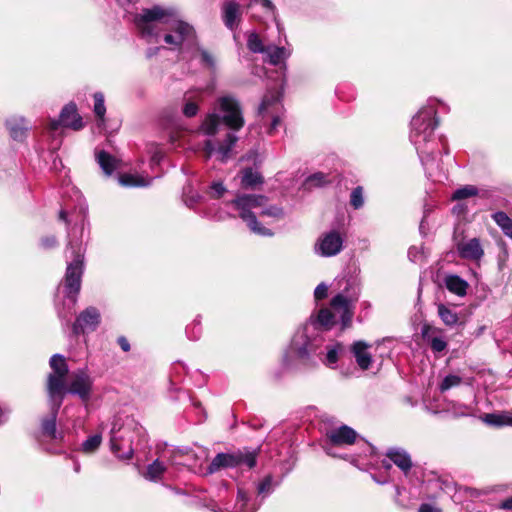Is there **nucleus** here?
Masks as SVG:
<instances>
[{
  "label": "nucleus",
  "mask_w": 512,
  "mask_h": 512,
  "mask_svg": "<svg viewBox=\"0 0 512 512\" xmlns=\"http://www.w3.org/2000/svg\"><path fill=\"white\" fill-rule=\"evenodd\" d=\"M185 103L183 106V114L186 117H194L198 112V103L201 100L199 94L196 96H185Z\"/></svg>",
  "instance_id": "nucleus-35"
},
{
  "label": "nucleus",
  "mask_w": 512,
  "mask_h": 512,
  "mask_svg": "<svg viewBox=\"0 0 512 512\" xmlns=\"http://www.w3.org/2000/svg\"><path fill=\"white\" fill-rule=\"evenodd\" d=\"M51 373L47 377L48 399H52L59 405L66 395V377L69 372L66 359L61 354H54L49 361Z\"/></svg>",
  "instance_id": "nucleus-8"
},
{
  "label": "nucleus",
  "mask_w": 512,
  "mask_h": 512,
  "mask_svg": "<svg viewBox=\"0 0 512 512\" xmlns=\"http://www.w3.org/2000/svg\"><path fill=\"white\" fill-rule=\"evenodd\" d=\"M94 114L97 117V127L102 130L105 127L106 107L104 103V95L101 92L94 94Z\"/></svg>",
  "instance_id": "nucleus-30"
},
{
  "label": "nucleus",
  "mask_w": 512,
  "mask_h": 512,
  "mask_svg": "<svg viewBox=\"0 0 512 512\" xmlns=\"http://www.w3.org/2000/svg\"><path fill=\"white\" fill-rule=\"evenodd\" d=\"M216 218H217L218 220H223V219H224V217H223V216H221V215L217 216Z\"/></svg>",
  "instance_id": "nucleus-62"
},
{
  "label": "nucleus",
  "mask_w": 512,
  "mask_h": 512,
  "mask_svg": "<svg viewBox=\"0 0 512 512\" xmlns=\"http://www.w3.org/2000/svg\"><path fill=\"white\" fill-rule=\"evenodd\" d=\"M59 218L63 221H65L67 224L69 223V220H68V213L66 210L62 209L59 213Z\"/></svg>",
  "instance_id": "nucleus-58"
},
{
  "label": "nucleus",
  "mask_w": 512,
  "mask_h": 512,
  "mask_svg": "<svg viewBox=\"0 0 512 512\" xmlns=\"http://www.w3.org/2000/svg\"><path fill=\"white\" fill-rule=\"evenodd\" d=\"M143 436V427L132 416L116 415L110 430L111 451L121 460H130L134 454V439Z\"/></svg>",
  "instance_id": "nucleus-5"
},
{
  "label": "nucleus",
  "mask_w": 512,
  "mask_h": 512,
  "mask_svg": "<svg viewBox=\"0 0 512 512\" xmlns=\"http://www.w3.org/2000/svg\"><path fill=\"white\" fill-rule=\"evenodd\" d=\"M350 204L354 209H360L364 205L363 188L357 186L350 195Z\"/></svg>",
  "instance_id": "nucleus-44"
},
{
  "label": "nucleus",
  "mask_w": 512,
  "mask_h": 512,
  "mask_svg": "<svg viewBox=\"0 0 512 512\" xmlns=\"http://www.w3.org/2000/svg\"><path fill=\"white\" fill-rule=\"evenodd\" d=\"M492 219L501 228L502 232L512 239V219L503 211L493 213Z\"/></svg>",
  "instance_id": "nucleus-31"
},
{
  "label": "nucleus",
  "mask_w": 512,
  "mask_h": 512,
  "mask_svg": "<svg viewBox=\"0 0 512 512\" xmlns=\"http://www.w3.org/2000/svg\"><path fill=\"white\" fill-rule=\"evenodd\" d=\"M273 487L272 476L268 475L258 484L257 492L259 495H263L265 497L272 493Z\"/></svg>",
  "instance_id": "nucleus-45"
},
{
  "label": "nucleus",
  "mask_w": 512,
  "mask_h": 512,
  "mask_svg": "<svg viewBox=\"0 0 512 512\" xmlns=\"http://www.w3.org/2000/svg\"><path fill=\"white\" fill-rule=\"evenodd\" d=\"M328 293V286L324 283H320L314 291V296L317 300L326 298Z\"/></svg>",
  "instance_id": "nucleus-46"
},
{
  "label": "nucleus",
  "mask_w": 512,
  "mask_h": 512,
  "mask_svg": "<svg viewBox=\"0 0 512 512\" xmlns=\"http://www.w3.org/2000/svg\"><path fill=\"white\" fill-rule=\"evenodd\" d=\"M93 387V379L86 369H77L72 372L70 382L66 385V394L78 396L83 402H88Z\"/></svg>",
  "instance_id": "nucleus-11"
},
{
  "label": "nucleus",
  "mask_w": 512,
  "mask_h": 512,
  "mask_svg": "<svg viewBox=\"0 0 512 512\" xmlns=\"http://www.w3.org/2000/svg\"><path fill=\"white\" fill-rule=\"evenodd\" d=\"M159 50H160L159 47L149 48L147 50L146 55H147L148 58H151V57L155 56L158 53Z\"/></svg>",
  "instance_id": "nucleus-57"
},
{
  "label": "nucleus",
  "mask_w": 512,
  "mask_h": 512,
  "mask_svg": "<svg viewBox=\"0 0 512 512\" xmlns=\"http://www.w3.org/2000/svg\"><path fill=\"white\" fill-rule=\"evenodd\" d=\"M166 471V466L163 461L156 459L150 465H148L145 478L151 481H157Z\"/></svg>",
  "instance_id": "nucleus-32"
},
{
  "label": "nucleus",
  "mask_w": 512,
  "mask_h": 512,
  "mask_svg": "<svg viewBox=\"0 0 512 512\" xmlns=\"http://www.w3.org/2000/svg\"><path fill=\"white\" fill-rule=\"evenodd\" d=\"M134 24L147 42L158 43L162 39L171 50H180L184 45L192 47L196 42L194 27L183 21L173 7L143 8L134 16Z\"/></svg>",
  "instance_id": "nucleus-1"
},
{
  "label": "nucleus",
  "mask_w": 512,
  "mask_h": 512,
  "mask_svg": "<svg viewBox=\"0 0 512 512\" xmlns=\"http://www.w3.org/2000/svg\"><path fill=\"white\" fill-rule=\"evenodd\" d=\"M421 334L433 352L441 353L447 348V341L440 328L425 324L421 329Z\"/></svg>",
  "instance_id": "nucleus-17"
},
{
  "label": "nucleus",
  "mask_w": 512,
  "mask_h": 512,
  "mask_svg": "<svg viewBox=\"0 0 512 512\" xmlns=\"http://www.w3.org/2000/svg\"><path fill=\"white\" fill-rule=\"evenodd\" d=\"M191 59L200 58V62L203 66L214 70L216 63L213 55L209 53L207 50L199 47L197 43L195 42V45L191 47Z\"/></svg>",
  "instance_id": "nucleus-29"
},
{
  "label": "nucleus",
  "mask_w": 512,
  "mask_h": 512,
  "mask_svg": "<svg viewBox=\"0 0 512 512\" xmlns=\"http://www.w3.org/2000/svg\"><path fill=\"white\" fill-rule=\"evenodd\" d=\"M504 426H512V412H504Z\"/></svg>",
  "instance_id": "nucleus-55"
},
{
  "label": "nucleus",
  "mask_w": 512,
  "mask_h": 512,
  "mask_svg": "<svg viewBox=\"0 0 512 512\" xmlns=\"http://www.w3.org/2000/svg\"><path fill=\"white\" fill-rule=\"evenodd\" d=\"M435 104L430 102L422 107L411 120L410 141L415 146L423 165H427L433 155L430 144L438 125Z\"/></svg>",
  "instance_id": "nucleus-4"
},
{
  "label": "nucleus",
  "mask_w": 512,
  "mask_h": 512,
  "mask_svg": "<svg viewBox=\"0 0 512 512\" xmlns=\"http://www.w3.org/2000/svg\"><path fill=\"white\" fill-rule=\"evenodd\" d=\"M482 421L489 426L503 427L504 426V412L502 413H487L481 417Z\"/></svg>",
  "instance_id": "nucleus-41"
},
{
  "label": "nucleus",
  "mask_w": 512,
  "mask_h": 512,
  "mask_svg": "<svg viewBox=\"0 0 512 512\" xmlns=\"http://www.w3.org/2000/svg\"><path fill=\"white\" fill-rule=\"evenodd\" d=\"M200 199H201V196H199V195H196L195 197L193 196V197H191L189 200H186V205H187L188 207H191V208H192V207H193V205H194L195 203H197Z\"/></svg>",
  "instance_id": "nucleus-56"
},
{
  "label": "nucleus",
  "mask_w": 512,
  "mask_h": 512,
  "mask_svg": "<svg viewBox=\"0 0 512 512\" xmlns=\"http://www.w3.org/2000/svg\"><path fill=\"white\" fill-rule=\"evenodd\" d=\"M237 140V136L231 132L226 134L224 141L219 144L217 148L211 140H207L204 148L206 156L211 157L214 153H217L219 160L225 161L229 157L232 147L235 145Z\"/></svg>",
  "instance_id": "nucleus-18"
},
{
  "label": "nucleus",
  "mask_w": 512,
  "mask_h": 512,
  "mask_svg": "<svg viewBox=\"0 0 512 512\" xmlns=\"http://www.w3.org/2000/svg\"><path fill=\"white\" fill-rule=\"evenodd\" d=\"M386 456L404 473H407L412 467L410 455L403 449L392 448L386 453Z\"/></svg>",
  "instance_id": "nucleus-22"
},
{
  "label": "nucleus",
  "mask_w": 512,
  "mask_h": 512,
  "mask_svg": "<svg viewBox=\"0 0 512 512\" xmlns=\"http://www.w3.org/2000/svg\"><path fill=\"white\" fill-rule=\"evenodd\" d=\"M478 194V189L473 185H466L454 191L453 200H462Z\"/></svg>",
  "instance_id": "nucleus-40"
},
{
  "label": "nucleus",
  "mask_w": 512,
  "mask_h": 512,
  "mask_svg": "<svg viewBox=\"0 0 512 512\" xmlns=\"http://www.w3.org/2000/svg\"><path fill=\"white\" fill-rule=\"evenodd\" d=\"M256 450L244 448L233 453H218L209 466L206 474H213L222 468H234L238 466H246L249 469L256 465Z\"/></svg>",
  "instance_id": "nucleus-10"
},
{
  "label": "nucleus",
  "mask_w": 512,
  "mask_h": 512,
  "mask_svg": "<svg viewBox=\"0 0 512 512\" xmlns=\"http://www.w3.org/2000/svg\"><path fill=\"white\" fill-rule=\"evenodd\" d=\"M127 1H128L129 3H132V2H134L135 0H127Z\"/></svg>",
  "instance_id": "nucleus-64"
},
{
  "label": "nucleus",
  "mask_w": 512,
  "mask_h": 512,
  "mask_svg": "<svg viewBox=\"0 0 512 512\" xmlns=\"http://www.w3.org/2000/svg\"><path fill=\"white\" fill-rule=\"evenodd\" d=\"M61 126L73 130H80L83 127L82 118L78 114L74 103H69L63 107L59 120H50L48 130L55 133Z\"/></svg>",
  "instance_id": "nucleus-14"
},
{
  "label": "nucleus",
  "mask_w": 512,
  "mask_h": 512,
  "mask_svg": "<svg viewBox=\"0 0 512 512\" xmlns=\"http://www.w3.org/2000/svg\"><path fill=\"white\" fill-rule=\"evenodd\" d=\"M418 512H442V510L434 505L423 503L420 505Z\"/></svg>",
  "instance_id": "nucleus-47"
},
{
  "label": "nucleus",
  "mask_w": 512,
  "mask_h": 512,
  "mask_svg": "<svg viewBox=\"0 0 512 512\" xmlns=\"http://www.w3.org/2000/svg\"><path fill=\"white\" fill-rule=\"evenodd\" d=\"M418 254H419V249L417 247H411L408 250V256L414 262L418 260Z\"/></svg>",
  "instance_id": "nucleus-51"
},
{
  "label": "nucleus",
  "mask_w": 512,
  "mask_h": 512,
  "mask_svg": "<svg viewBox=\"0 0 512 512\" xmlns=\"http://www.w3.org/2000/svg\"><path fill=\"white\" fill-rule=\"evenodd\" d=\"M258 2H260L262 7L265 8L267 11H269L271 13L274 12L275 6H274V4L272 3L271 0H256V1H254V4L258 3Z\"/></svg>",
  "instance_id": "nucleus-48"
},
{
  "label": "nucleus",
  "mask_w": 512,
  "mask_h": 512,
  "mask_svg": "<svg viewBox=\"0 0 512 512\" xmlns=\"http://www.w3.org/2000/svg\"><path fill=\"white\" fill-rule=\"evenodd\" d=\"M456 249L462 259L480 261L484 256V250L478 238L462 240L457 243Z\"/></svg>",
  "instance_id": "nucleus-16"
},
{
  "label": "nucleus",
  "mask_w": 512,
  "mask_h": 512,
  "mask_svg": "<svg viewBox=\"0 0 512 512\" xmlns=\"http://www.w3.org/2000/svg\"><path fill=\"white\" fill-rule=\"evenodd\" d=\"M68 251H70V257L72 260L67 265L64 288L66 297L69 299L72 306H74L81 288L84 249L81 243L69 241Z\"/></svg>",
  "instance_id": "nucleus-7"
},
{
  "label": "nucleus",
  "mask_w": 512,
  "mask_h": 512,
  "mask_svg": "<svg viewBox=\"0 0 512 512\" xmlns=\"http://www.w3.org/2000/svg\"><path fill=\"white\" fill-rule=\"evenodd\" d=\"M41 243H42L43 247L51 248L56 245V238L54 236H49V237L43 238Z\"/></svg>",
  "instance_id": "nucleus-50"
},
{
  "label": "nucleus",
  "mask_w": 512,
  "mask_h": 512,
  "mask_svg": "<svg viewBox=\"0 0 512 512\" xmlns=\"http://www.w3.org/2000/svg\"><path fill=\"white\" fill-rule=\"evenodd\" d=\"M335 315L328 308L318 312L315 319L300 327L291 340L284 362L287 367L298 368L300 365H315L314 356H320L319 349L324 343L322 330L330 329L335 324Z\"/></svg>",
  "instance_id": "nucleus-2"
},
{
  "label": "nucleus",
  "mask_w": 512,
  "mask_h": 512,
  "mask_svg": "<svg viewBox=\"0 0 512 512\" xmlns=\"http://www.w3.org/2000/svg\"><path fill=\"white\" fill-rule=\"evenodd\" d=\"M6 125L9 129L10 136L14 140L21 141L24 139L26 130L28 128L24 118H11L7 120Z\"/></svg>",
  "instance_id": "nucleus-26"
},
{
  "label": "nucleus",
  "mask_w": 512,
  "mask_h": 512,
  "mask_svg": "<svg viewBox=\"0 0 512 512\" xmlns=\"http://www.w3.org/2000/svg\"><path fill=\"white\" fill-rule=\"evenodd\" d=\"M59 316L60 317H66V315H63L61 311H59Z\"/></svg>",
  "instance_id": "nucleus-63"
},
{
  "label": "nucleus",
  "mask_w": 512,
  "mask_h": 512,
  "mask_svg": "<svg viewBox=\"0 0 512 512\" xmlns=\"http://www.w3.org/2000/svg\"><path fill=\"white\" fill-rule=\"evenodd\" d=\"M118 181L123 187H145L151 184L152 178L139 174L124 173L119 175Z\"/></svg>",
  "instance_id": "nucleus-25"
},
{
  "label": "nucleus",
  "mask_w": 512,
  "mask_h": 512,
  "mask_svg": "<svg viewBox=\"0 0 512 512\" xmlns=\"http://www.w3.org/2000/svg\"><path fill=\"white\" fill-rule=\"evenodd\" d=\"M117 343L119 344V346L121 347V349L124 352L130 351V344L126 337H124V336L118 337Z\"/></svg>",
  "instance_id": "nucleus-49"
},
{
  "label": "nucleus",
  "mask_w": 512,
  "mask_h": 512,
  "mask_svg": "<svg viewBox=\"0 0 512 512\" xmlns=\"http://www.w3.org/2000/svg\"><path fill=\"white\" fill-rule=\"evenodd\" d=\"M446 288L457 296H465L467 293L468 283L457 275H448L445 278Z\"/></svg>",
  "instance_id": "nucleus-27"
},
{
  "label": "nucleus",
  "mask_w": 512,
  "mask_h": 512,
  "mask_svg": "<svg viewBox=\"0 0 512 512\" xmlns=\"http://www.w3.org/2000/svg\"><path fill=\"white\" fill-rule=\"evenodd\" d=\"M499 507L504 510H512V497L502 501Z\"/></svg>",
  "instance_id": "nucleus-53"
},
{
  "label": "nucleus",
  "mask_w": 512,
  "mask_h": 512,
  "mask_svg": "<svg viewBox=\"0 0 512 512\" xmlns=\"http://www.w3.org/2000/svg\"><path fill=\"white\" fill-rule=\"evenodd\" d=\"M217 108L222 113V119L215 112L208 114L203 120L200 131L205 135H214L225 124L232 130H239L244 126L239 102L232 96L220 97Z\"/></svg>",
  "instance_id": "nucleus-6"
},
{
  "label": "nucleus",
  "mask_w": 512,
  "mask_h": 512,
  "mask_svg": "<svg viewBox=\"0 0 512 512\" xmlns=\"http://www.w3.org/2000/svg\"><path fill=\"white\" fill-rule=\"evenodd\" d=\"M343 248V237L337 230L322 233L314 245V252L322 257H333Z\"/></svg>",
  "instance_id": "nucleus-12"
},
{
  "label": "nucleus",
  "mask_w": 512,
  "mask_h": 512,
  "mask_svg": "<svg viewBox=\"0 0 512 512\" xmlns=\"http://www.w3.org/2000/svg\"><path fill=\"white\" fill-rule=\"evenodd\" d=\"M291 53V49L286 47H279L276 45H267V49L264 52L268 58V62L274 66L283 63L287 58L290 57Z\"/></svg>",
  "instance_id": "nucleus-24"
},
{
  "label": "nucleus",
  "mask_w": 512,
  "mask_h": 512,
  "mask_svg": "<svg viewBox=\"0 0 512 512\" xmlns=\"http://www.w3.org/2000/svg\"><path fill=\"white\" fill-rule=\"evenodd\" d=\"M227 189L222 181H213L206 190L210 198L219 199L225 195Z\"/></svg>",
  "instance_id": "nucleus-38"
},
{
  "label": "nucleus",
  "mask_w": 512,
  "mask_h": 512,
  "mask_svg": "<svg viewBox=\"0 0 512 512\" xmlns=\"http://www.w3.org/2000/svg\"><path fill=\"white\" fill-rule=\"evenodd\" d=\"M323 448L328 455L335 456V454L332 452L331 448L328 445H325Z\"/></svg>",
  "instance_id": "nucleus-59"
},
{
  "label": "nucleus",
  "mask_w": 512,
  "mask_h": 512,
  "mask_svg": "<svg viewBox=\"0 0 512 512\" xmlns=\"http://www.w3.org/2000/svg\"><path fill=\"white\" fill-rule=\"evenodd\" d=\"M327 182H328L327 175H325L322 172H317V173H314V174L310 175L309 177H307V179L305 181V185L308 188H314V187H321L324 184H326Z\"/></svg>",
  "instance_id": "nucleus-42"
},
{
  "label": "nucleus",
  "mask_w": 512,
  "mask_h": 512,
  "mask_svg": "<svg viewBox=\"0 0 512 512\" xmlns=\"http://www.w3.org/2000/svg\"><path fill=\"white\" fill-rule=\"evenodd\" d=\"M341 351V345L335 344L327 349L325 357L322 359L323 363L328 367H334L338 361L339 352Z\"/></svg>",
  "instance_id": "nucleus-37"
},
{
  "label": "nucleus",
  "mask_w": 512,
  "mask_h": 512,
  "mask_svg": "<svg viewBox=\"0 0 512 512\" xmlns=\"http://www.w3.org/2000/svg\"><path fill=\"white\" fill-rule=\"evenodd\" d=\"M62 403L63 402H60L59 405H56L55 401L49 399L50 415L42 420V432L51 439H57L56 418Z\"/></svg>",
  "instance_id": "nucleus-21"
},
{
  "label": "nucleus",
  "mask_w": 512,
  "mask_h": 512,
  "mask_svg": "<svg viewBox=\"0 0 512 512\" xmlns=\"http://www.w3.org/2000/svg\"><path fill=\"white\" fill-rule=\"evenodd\" d=\"M370 347V344L362 340L355 341L351 345L350 351L353 354L357 365L362 370H368L373 362L372 355L369 352Z\"/></svg>",
  "instance_id": "nucleus-20"
},
{
  "label": "nucleus",
  "mask_w": 512,
  "mask_h": 512,
  "mask_svg": "<svg viewBox=\"0 0 512 512\" xmlns=\"http://www.w3.org/2000/svg\"><path fill=\"white\" fill-rule=\"evenodd\" d=\"M101 315L97 308L88 307L80 313L73 324V332L78 335L86 331H94L100 323Z\"/></svg>",
  "instance_id": "nucleus-15"
},
{
  "label": "nucleus",
  "mask_w": 512,
  "mask_h": 512,
  "mask_svg": "<svg viewBox=\"0 0 512 512\" xmlns=\"http://www.w3.org/2000/svg\"><path fill=\"white\" fill-rule=\"evenodd\" d=\"M360 291V284L356 280H345L343 290L331 299V308L340 315L344 326L352 319Z\"/></svg>",
  "instance_id": "nucleus-9"
},
{
  "label": "nucleus",
  "mask_w": 512,
  "mask_h": 512,
  "mask_svg": "<svg viewBox=\"0 0 512 512\" xmlns=\"http://www.w3.org/2000/svg\"><path fill=\"white\" fill-rule=\"evenodd\" d=\"M356 438V431L347 425H342L327 432V439L331 445H351Z\"/></svg>",
  "instance_id": "nucleus-19"
},
{
  "label": "nucleus",
  "mask_w": 512,
  "mask_h": 512,
  "mask_svg": "<svg viewBox=\"0 0 512 512\" xmlns=\"http://www.w3.org/2000/svg\"><path fill=\"white\" fill-rule=\"evenodd\" d=\"M74 470H75L76 472H79V470H80V465H79V463H75Z\"/></svg>",
  "instance_id": "nucleus-60"
},
{
  "label": "nucleus",
  "mask_w": 512,
  "mask_h": 512,
  "mask_svg": "<svg viewBox=\"0 0 512 512\" xmlns=\"http://www.w3.org/2000/svg\"><path fill=\"white\" fill-rule=\"evenodd\" d=\"M462 382V378L458 375H447L446 377H444V379L442 380L439 388H440V391L441 392H445L453 387H457L461 384Z\"/></svg>",
  "instance_id": "nucleus-43"
},
{
  "label": "nucleus",
  "mask_w": 512,
  "mask_h": 512,
  "mask_svg": "<svg viewBox=\"0 0 512 512\" xmlns=\"http://www.w3.org/2000/svg\"><path fill=\"white\" fill-rule=\"evenodd\" d=\"M95 158L105 175L110 176L118 167V159L104 150H97Z\"/></svg>",
  "instance_id": "nucleus-23"
},
{
  "label": "nucleus",
  "mask_w": 512,
  "mask_h": 512,
  "mask_svg": "<svg viewBox=\"0 0 512 512\" xmlns=\"http://www.w3.org/2000/svg\"><path fill=\"white\" fill-rule=\"evenodd\" d=\"M281 109L282 106L280 103V95L278 92H270L263 97L259 107V114L262 117H271L272 121L268 130L269 134H272L274 130L278 127V125H280L281 123Z\"/></svg>",
  "instance_id": "nucleus-13"
},
{
  "label": "nucleus",
  "mask_w": 512,
  "mask_h": 512,
  "mask_svg": "<svg viewBox=\"0 0 512 512\" xmlns=\"http://www.w3.org/2000/svg\"><path fill=\"white\" fill-rule=\"evenodd\" d=\"M247 47L253 53H264L267 49L257 33H250L247 39Z\"/></svg>",
  "instance_id": "nucleus-36"
},
{
  "label": "nucleus",
  "mask_w": 512,
  "mask_h": 512,
  "mask_svg": "<svg viewBox=\"0 0 512 512\" xmlns=\"http://www.w3.org/2000/svg\"><path fill=\"white\" fill-rule=\"evenodd\" d=\"M9 413V410L0 407V425L7 421Z\"/></svg>",
  "instance_id": "nucleus-54"
},
{
  "label": "nucleus",
  "mask_w": 512,
  "mask_h": 512,
  "mask_svg": "<svg viewBox=\"0 0 512 512\" xmlns=\"http://www.w3.org/2000/svg\"><path fill=\"white\" fill-rule=\"evenodd\" d=\"M263 182L262 176L251 168H247L242 173L241 185L243 188H253Z\"/></svg>",
  "instance_id": "nucleus-33"
},
{
  "label": "nucleus",
  "mask_w": 512,
  "mask_h": 512,
  "mask_svg": "<svg viewBox=\"0 0 512 512\" xmlns=\"http://www.w3.org/2000/svg\"><path fill=\"white\" fill-rule=\"evenodd\" d=\"M267 198L263 195L252 194H237L236 197L227 202L226 205L231 207L238 213V216L247 223L249 229L260 236H272L273 232L262 226L253 212L254 209H261L262 216L270 217L273 219H282L284 211L279 206L266 207Z\"/></svg>",
  "instance_id": "nucleus-3"
},
{
  "label": "nucleus",
  "mask_w": 512,
  "mask_h": 512,
  "mask_svg": "<svg viewBox=\"0 0 512 512\" xmlns=\"http://www.w3.org/2000/svg\"><path fill=\"white\" fill-rule=\"evenodd\" d=\"M438 315L443 323L447 326H453L459 320L458 314L444 304L438 305Z\"/></svg>",
  "instance_id": "nucleus-34"
},
{
  "label": "nucleus",
  "mask_w": 512,
  "mask_h": 512,
  "mask_svg": "<svg viewBox=\"0 0 512 512\" xmlns=\"http://www.w3.org/2000/svg\"><path fill=\"white\" fill-rule=\"evenodd\" d=\"M182 454H183L182 450L173 451V454L169 458V463L171 465H180L181 463L176 460V457L178 455H182Z\"/></svg>",
  "instance_id": "nucleus-52"
},
{
  "label": "nucleus",
  "mask_w": 512,
  "mask_h": 512,
  "mask_svg": "<svg viewBox=\"0 0 512 512\" xmlns=\"http://www.w3.org/2000/svg\"><path fill=\"white\" fill-rule=\"evenodd\" d=\"M101 441L102 437L100 434L90 436L82 443L81 450L85 453H93L98 449Z\"/></svg>",
  "instance_id": "nucleus-39"
},
{
  "label": "nucleus",
  "mask_w": 512,
  "mask_h": 512,
  "mask_svg": "<svg viewBox=\"0 0 512 512\" xmlns=\"http://www.w3.org/2000/svg\"><path fill=\"white\" fill-rule=\"evenodd\" d=\"M193 404L195 407H200V405H201L199 402H194Z\"/></svg>",
  "instance_id": "nucleus-61"
},
{
  "label": "nucleus",
  "mask_w": 512,
  "mask_h": 512,
  "mask_svg": "<svg viewBox=\"0 0 512 512\" xmlns=\"http://www.w3.org/2000/svg\"><path fill=\"white\" fill-rule=\"evenodd\" d=\"M260 507V503L253 502L250 504V500L242 489L238 490L236 503L231 512H256Z\"/></svg>",
  "instance_id": "nucleus-28"
}]
</instances>
